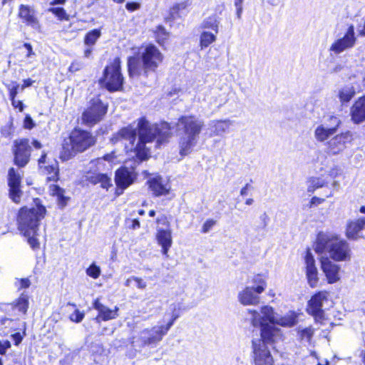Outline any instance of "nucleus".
<instances>
[{
  "instance_id": "nucleus-54",
  "label": "nucleus",
  "mask_w": 365,
  "mask_h": 365,
  "mask_svg": "<svg viewBox=\"0 0 365 365\" xmlns=\"http://www.w3.org/2000/svg\"><path fill=\"white\" fill-rule=\"evenodd\" d=\"M11 347V343L8 340L0 341V354L4 355L6 350Z\"/></svg>"
},
{
  "instance_id": "nucleus-45",
  "label": "nucleus",
  "mask_w": 365,
  "mask_h": 365,
  "mask_svg": "<svg viewBox=\"0 0 365 365\" xmlns=\"http://www.w3.org/2000/svg\"><path fill=\"white\" fill-rule=\"evenodd\" d=\"M160 193H161V197L165 196V197H166V199L169 200H172L175 196V194L173 193V192L171 190V185L169 183H166L165 185L161 184Z\"/></svg>"
},
{
  "instance_id": "nucleus-1",
  "label": "nucleus",
  "mask_w": 365,
  "mask_h": 365,
  "mask_svg": "<svg viewBox=\"0 0 365 365\" xmlns=\"http://www.w3.org/2000/svg\"><path fill=\"white\" fill-rule=\"evenodd\" d=\"M245 319L252 327H260V337L254 338L252 341V349L255 365H273L274 361L267 344L273 345L283 339L282 331L269 324L261 312L248 309L246 311Z\"/></svg>"
},
{
  "instance_id": "nucleus-38",
  "label": "nucleus",
  "mask_w": 365,
  "mask_h": 365,
  "mask_svg": "<svg viewBox=\"0 0 365 365\" xmlns=\"http://www.w3.org/2000/svg\"><path fill=\"white\" fill-rule=\"evenodd\" d=\"M29 306V297L25 293H21L19 297L16 299L15 307L19 312L22 314H26Z\"/></svg>"
},
{
  "instance_id": "nucleus-40",
  "label": "nucleus",
  "mask_w": 365,
  "mask_h": 365,
  "mask_svg": "<svg viewBox=\"0 0 365 365\" xmlns=\"http://www.w3.org/2000/svg\"><path fill=\"white\" fill-rule=\"evenodd\" d=\"M251 282L253 284L252 287H254L257 294L262 293L267 287L266 279L261 274L255 275Z\"/></svg>"
},
{
  "instance_id": "nucleus-61",
  "label": "nucleus",
  "mask_w": 365,
  "mask_h": 365,
  "mask_svg": "<svg viewBox=\"0 0 365 365\" xmlns=\"http://www.w3.org/2000/svg\"><path fill=\"white\" fill-rule=\"evenodd\" d=\"M23 46L26 49V57L29 58L31 56L34 55V52L33 51L32 46L30 43H24Z\"/></svg>"
},
{
  "instance_id": "nucleus-10",
  "label": "nucleus",
  "mask_w": 365,
  "mask_h": 365,
  "mask_svg": "<svg viewBox=\"0 0 365 365\" xmlns=\"http://www.w3.org/2000/svg\"><path fill=\"white\" fill-rule=\"evenodd\" d=\"M38 171L42 176H45L46 182H53L56 184L60 180L59 163L56 159L50 160L48 158L47 152H41L37 160Z\"/></svg>"
},
{
  "instance_id": "nucleus-28",
  "label": "nucleus",
  "mask_w": 365,
  "mask_h": 365,
  "mask_svg": "<svg viewBox=\"0 0 365 365\" xmlns=\"http://www.w3.org/2000/svg\"><path fill=\"white\" fill-rule=\"evenodd\" d=\"M259 294H257L254 287L247 286L239 292L238 299L245 305H257L259 302Z\"/></svg>"
},
{
  "instance_id": "nucleus-50",
  "label": "nucleus",
  "mask_w": 365,
  "mask_h": 365,
  "mask_svg": "<svg viewBox=\"0 0 365 365\" xmlns=\"http://www.w3.org/2000/svg\"><path fill=\"white\" fill-rule=\"evenodd\" d=\"M125 223H129L128 228L130 230H137L140 227V221L137 218L127 219L125 220Z\"/></svg>"
},
{
  "instance_id": "nucleus-57",
  "label": "nucleus",
  "mask_w": 365,
  "mask_h": 365,
  "mask_svg": "<svg viewBox=\"0 0 365 365\" xmlns=\"http://www.w3.org/2000/svg\"><path fill=\"white\" fill-rule=\"evenodd\" d=\"M81 68V64L78 61H73L68 67V71L71 73H75Z\"/></svg>"
},
{
  "instance_id": "nucleus-19",
  "label": "nucleus",
  "mask_w": 365,
  "mask_h": 365,
  "mask_svg": "<svg viewBox=\"0 0 365 365\" xmlns=\"http://www.w3.org/2000/svg\"><path fill=\"white\" fill-rule=\"evenodd\" d=\"M92 307L98 311V314L96 317V320L98 322L109 321L115 319L118 317L119 307L115 306L113 309H110L103 305L101 302L100 298H96L93 301Z\"/></svg>"
},
{
  "instance_id": "nucleus-31",
  "label": "nucleus",
  "mask_w": 365,
  "mask_h": 365,
  "mask_svg": "<svg viewBox=\"0 0 365 365\" xmlns=\"http://www.w3.org/2000/svg\"><path fill=\"white\" fill-rule=\"evenodd\" d=\"M332 119L336 123V126L328 128L322 124L316 128L314 130V137L319 142H324L336 132L337 128L339 125V120L336 117H333Z\"/></svg>"
},
{
  "instance_id": "nucleus-59",
  "label": "nucleus",
  "mask_w": 365,
  "mask_h": 365,
  "mask_svg": "<svg viewBox=\"0 0 365 365\" xmlns=\"http://www.w3.org/2000/svg\"><path fill=\"white\" fill-rule=\"evenodd\" d=\"M125 8L128 11L133 12L140 8V4L134 1L128 2L125 4Z\"/></svg>"
},
{
  "instance_id": "nucleus-26",
  "label": "nucleus",
  "mask_w": 365,
  "mask_h": 365,
  "mask_svg": "<svg viewBox=\"0 0 365 365\" xmlns=\"http://www.w3.org/2000/svg\"><path fill=\"white\" fill-rule=\"evenodd\" d=\"M351 120L359 124L365 121V96L358 98L351 107Z\"/></svg>"
},
{
  "instance_id": "nucleus-30",
  "label": "nucleus",
  "mask_w": 365,
  "mask_h": 365,
  "mask_svg": "<svg viewBox=\"0 0 365 365\" xmlns=\"http://www.w3.org/2000/svg\"><path fill=\"white\" fill-rule=\"evenodd\" d=\"M233 122L230 120H212L209 123V129L211 130V135L222 136L230 131V127Z\"/></svg>"
},
{
  "instance_id": "nucleus-46",
  "label": "nucleus",
  "mask_w": 365,
  "mask_h": 365,
  "mask_svg": "<svg viewBox=\"0 0 365 365\" xmlns=\"http://www.w3.org/2000/svg\"><path fill=\"white\" fill-rule=\"evenodd\" d=\"M314 334V330L311 327H307L298 331V334L302 340L309 341Z\"/></svg>"
},
{
  "instance_id": "nucleus-44",
  "label": "nucleus",
  "mask_w": 365,
  "mask_h": 365,
  "mask_svg": "<svg viewBox=\"0 0 365 365\" xmlns=\"http://www.w3.org/2000/svg\"><path fill=\"white\" fill-rule=\"evenodd\" d=\"M149 188L155 196H160V179L153 178L148 180Z\"/></svg>"
},
{
  "instance_id": "nucleus-15",
  "label": "nucleus",
  "mask_w": 365,
  "mask_h": 365,
  "mask_svg": "<svg viewBox=\"0 0 365 365\" xmlns=\"http://www.w3.org/2000/svg\"><path fill=\"white\" fill-rule=\"evenodd\" d=\"M7 184L9 197L15 204H19L23 195L21 190V176L13 167L8 170Z\"/></svg>"
},
{
  "instance_id": "nucleus-23",
  "label": "nucleus",
  "mask_w": 365,
  "mask_h": 365,
  "mask_svg": "<svg viewBox=\"0 0 365 365\" xmlns=\"http://www.w3.org/2000/svg\"><path fill=\"white\" fill-rule=\"evenodd\" d=\"M321 263L322 269L329 283L332 284L337 282L339 279V266L331 262L327 257H322Z\"/></svg>"
},
{
  "instance_id": "nucleus-27",
  "label": "nucleus",
  "mask_w": 365,
  "mask_h": 365,
  "mask_svg": "<svg viewBox=\"0 0 365 365\" xmlns=\"http://www.w3.org/2000/svg\"><path fill=\"white\" fill-rule=\"evenodd\" d=\"M8 91L9 98L11 106L14 109H18L22 112L25 108V105L21 100H17L16 96L19 92V83L16 81H11V83L4 84Z\"/></svg>"
},
{
  "instance_id": "nucleus-24",
  "label": "nucleus",
  "mask_w": 365,
  "mask_h": 365,
  "mask_svg": "<svg viewBox=\"0 0 365 365\" xmlns=\"http://www.w3.org/2000/svg\"><path fill=\"white\" fill-rule=\"evenodd\" d=\"M86 181L92 185L100 184V187L106 190L113 185L110 177L103 173L88 172Z\"/></svg>"
},
{
  "instance_id": "nucleus-51",
  "label": "nucleus",
  "mask_w": 365,
  "mask_h": 365,
  "mask_svg": "<svg viewBox=\"0 0 365 365\" xmlns=\"http://www.w3.org/2000/svg\"><path fill=\"white\" fill-rule=\"evenodd\" d=\"M357 78L360 80V83L357 85L358 91L365 87V68L362 72L357 73Z\"/></svg>"
},
{
  "instance_id": "nucleus-35",
  "label": "nucleus",
  "mask_w": 365,
  "mask_h": 365,
  "mask_svg": "<svg viewBox=\"0 0 365 365\" xmlns=\"http://www.w3.org/2000/svg\"><path fill=\"white\" fill-rule=\"evenodd\" d=\"M357 86L353 85H346L339 90L338 97L343 103H348L355 96Z\"/></svg>"
},
{
  "instance_id": "nucleus-56",
  "label": "nucleus",
  "mask_w": 365,
  "mask_h": 365,
  "mask_svg": "<svg viewBox=\"0 0 365 365\" xmlns=\"http://www.w3.org/2000/svg\"><path fill=\"white\" fill-rule=\"evenodd\" d=\"M34 83V81L32 80L31 78L24 79L22 81V84L21 85L19 84V87H20L19 91H22L26 88L31 86Z\"/></svg>"
},
{
  "instance_id": "nucleus-37",
  "label": "nucleus",
  "mask_w": 365,
  "mask_h": 365,
  "mask_svg": "<svg viewBox=\"0 0 365 365\" xmlns=\"http://www.w3.org/2000/svg\"><path fill=\"white\" fill-rule=\"evenodd\" d=\"M101 36V29H93L88 31L83 38V43L86 46H93L98 39Z\"/></svg>"
},
{
  "instance_id": "nucleus-64",
  "label": "nucleus",
  "mask_w": 365,
  "mask_h": 365,
  "mask_svg": "<svg viewBox=\"0 0 365 365\" xmlns=\"http://www.w3.org/2000/svg\"><path fill=\"white\" fill-rule=\"evenodd\" d=\"M134 282L136 283V286L139 289H142L145 288V287H146L145 282L141 278L135 277Z\"/></svg>"
},
{
  "instance_id": "nucleus-55",
  "label": "nucleus",
  "mask_w": 365,
  "mask_h": 365,
  "mask_svg": "<svg viewBox=\"0 0 365 365\" xmlns=\"http://www.w3.org/2000/svg\"><path fill=\"white\" fill-rule=\"evenodd\" d=\"M243 1L244 0H234L235 6L237 10V16L238 19L241 18Z\"/></svg>"
},
{
  "instance_id": "nucleus-18",
  "label": "nucleus",
  "mask_w": 365,
  "mask_h": 365,
  "mask_svg": "<svg viewBox=\"0 0 365 365\" xmlns=\"http://www.w3.org/2000/svg\"><path fill=\"white\" fill-rule=\"evenodd\" d=\"M138 120L139 140L145 143L152 142L157 135L160 134L158 126L151 125L145 117H140Z\"/></svg>"
},
{
  "instance_id": "nucleus-16",
  "label": "nucleus",
  "mask_w": 365,
  "mask_h": 365,
  "mask_svg": "<svg viewBox=\"0 0 365 365\" xmlns=\"http://www.w3.org/2000/svg\"><path fill=\"white\" fill-rule=\"evenodd\" d=\"M329 293L325 291L319 292L315 294L309 301L308 312L311 314L316 320L322 319L324 316L323 307L328 303Z\"/></svg>"
},
{
  "instance_id": "nucleus-62",
  "label": "nucleus",
  "mask_w": 365,
  "mask_h": 365,
  "mask_svg": "<svg viewBox=\"0 0 365 365\" xmlns=\"http://www.w3.org/2000/svg\"><path fill=\"white\" fill-rule=\"evenodd\" d=\"M185 4H180L175 6L171 9L170 14L173 16V18H175V15L177 14L178 11L181 9H185Z\"/></svg>"
},
{
  "instance_id": "nucleus-29",
  "label": "nucleus",
  "mask_w": 365,
  "mask_h": 365,
  "mask_svg": "<svg viewBox=\"0 0 365 365\" xmlns=\"http://www.w3.org/2000/svg\"><path fill=\"white\" fill-rule=\"evenodd\" d=\"M50 196L56 197V203L59 208L63 209L67 206L71 200L69 196L65 195V190L55 183L50 184L48 187Z\"/></svg>"
},
{
  "instance_id": "nucleus-58",
  "label": "nucleus",
  "mask_w": 365,
  "mask_h": 365,
  "mask_svg": "<svg viewBox=\"0 0 365 365\" xmlns=\"http://www.w3.org/2000/svg\"><path fill=\"white\" fill-rule=\"evenodd\" d=\"M259 219L262 222V229H265L269 222V217L267 213L264 212L263 214H262L259 216Z\"/></svg>"
},
{
  "instance_id": "nucleus-21",
  "label": "nucleus",
  "mask_w": 365,
  "mask_h": 365,
  "mask_svg": "<svg viewBox=\"0 0 365 365\" xmlns=\"http://www.w3.org/2000/svg\"><path fill=\"white\" fill-rule=\"evenodd\" d=\"M137 136V129L133 125L129 124L127 126L120 128L117 132L114 133L110 137V142L116 144L123 140H127L131 145L135 142Z\"/></svg>"
},
{
  "instance_id": "nucleus-17",
  "label": "nucleus",
  "mask_w": 365,
  "mask_h": 365,
  "mask_svg": "<svg viewBox=\"0 0 365 365\" xmlns=\"http://www.w3.org/2000/svg\"><path fill=\"white\" fill-rule=\"evenodd\" d=\"M351 140L352 134L351 132L348 131L336 135L327 142V152L329 155H337L342 152Z\"/></svg>"
},
{
  "instance_id": "nucleus-60",
  "label": "nucleus",
  "mask_w": 365,
  "mask_h": 365,
  "mask_svg": "<svg viewBox=\"0 0 365 365\" xmlns=\"http://www.w3.org/2000/svg\"><path fill=\"white\" fill-rule=\"evenodd\" d=\"M11 338L16 346H18L22 341L23 339V336L19 332H16L13 334L11 335Z\"/></svg>"
},
{
  "instance_id": "nucleus-48",
  "label": "nucleus",
  "mask_w": 365,
  "mask_h": 365,
  "mask_svg": "<svg viewBox=\"0 0 365 365\" xmlns=\"http://www.w3.org/2000/svg\"><path fill=\"white\" fill-rule=\"evenodd\" d=\"M85 317L83 312H81L79 309H75L74 312L71 314L70 319L75 322H81Z\"/></svg>"
},
{
  "instance_id": "nucleus-49",
  "label": "nucleus",
  "mask_w": 365,
  "mask_h": 365,
  "mask_svg": "<svg viewBox=\"0 0 365 365\" xmlns=\"http://www.w3.org/2000/svg\"><path fill=\"white\" fill-rule=\"evenodd\" d=\"M23 126L25 129L28 130H31L36 126V124L30 115L27 114L24 117Z\"/></svg>"
},
{
  "instance_id": "nucleus-2",
  "label": "nucleus",
  "mask_w": 365,
  "mask_h": 365,
  "mask_svg": "<svg viewBox=\"0 0 365 365\" xmlns=\"http://www.w3.org/2000/svg\"><path fill=\"white\" fill-rule=\"evenodd\" d=\"M34 207L23 206L18 210L16 222L18 230L26 237L32 250L40 248L37 238L40 222L46 217L47 210L38 197L34 199Z\"/></svg>"
},
{
  "instance_id": "nucleus-6",
  "label": "nucleus",
  "mask_w": 365,
  "mask_h": 365,
  "mask_svg": "<svg viewBox=\"0 0 365 365\" xmlns=\"http://www.w3.org/2000/svg\"><path fill=\"white\" fill-rule=\"evenodd\" d=\"M314 250L319 254H329L331 258L336 261L346 260L350 257L348 243L331 233L319 232L314 244Z\"/></svg>"
},
{
  "instance_id": "nucleus-53",
  "label": "nucleus",
  "mask_w": 365,
  "mask_h": 365,
  "mask_svg": "<svg viewBox=\"0 0 365 365\" xmlns=\"http://www.w3.org/2000/svg\"><path fill=\"white\" fill-rule=\"evenodd\" d=\"M19 290L29 288L31 285V282L29 278H21L19 280Z\"/></svg>"
},
{
  "instance_id": "nucleus-32",
  "label": "nucleus",
  "mask_w": 365,
  "mask_h": 365,
  "mask_svg": "<svg viewBox=\"0 0 365 365\" xmlns=\"http://www.w3.org/2000/svg\"><path fill=\"white\" fill-rule=\"evenodd\" d=\"M168 223L169 222L167 217L164 219L161 217V225L165 226V229L161 227V247L163 248V255H165L166 257H168L167 252L173 243L171 230L168 228Z\"/></svg>"
},
{
  "instance_id": "nucleus-8",
  "label": "nucleus",
  "mask_w": 365,
  "mask_h": 365,
  "mask_svg": "<svg viewBox=\"0 0 365 365\" xmlns=\"http://www.w3.org/2000/svg\"><path fill=\"white\" fill-rule=\"evenodd\" d=\"M108 104L101 98V94L91 98L81 115V123L87 128H93L103 121L108 113Z\"/></svg>"
},
{
  "instance_id": "nucleus-36",
  "label": "nucleus",
  "mask_w": 365,
  "mask_h": 365,
  "mask_svg": "<svg viewBox=\"0 0 365 365\" xmlns=\"http://www.w3.org/2000/svg\"><path fill=\"white\" fill-rule=\"evenodd\" d=\"M220 18L217 15L214 14L205 18L202 24V29H211L215 34H218L219 31Z\"/></svg>"
},
{
  "instance_id": "nucleus-43",
  "label": "nucleus",
  "mask_w": 365,
  "mask_h": 365,
  "mask_svg": "<svg viewBox=\"0 0 365 365\" xmlns=\"http://www.w3.org/2000/svg\"><path fill=\"white\" fill-rule=\"evenodd\" d=\"M101 272V271L100 267L94 263L91 264L86 269V274L94 279L100 277Z\"/></svg>"
},
{
  "instance_id": "nucleus-22",
  "label": "nucleus",
  "mask_w": 365,
  "mask_h": 365,
  "mask_svg": "<svg viewBox=\"0 0 365 365\" xmlns=\"http://www.w3.org/2000/svg\"><path fill=\"white\" fill-rule=\"evenodd\" d=\"M306 274L309 284L315 287L318 283V272L315 266V260L311 252L308 250L305 256Z\"/></svg>"
},
{
  "instance_id": "nucleus-47",
  "label": "nucleus",
  "mask_w": 365,
  "mask_h": 365,
  "mask_svg": "<svg viewBox=\"0 0 365 365\" xmlns=\"http://www.w3.org/2000/svg\"><path fill=\"white\" fill-rule=\"evenodd\" d=\"M341 169L339 166H334L331 168L328 171L327 173L324 175L325 178H327L329 180V182L331 180H334L337 176L341 174Z\"/></svg>"
},
{
  "instance_id": "nucleus-34",
  "label": "nucleus",
  "mask_w": 365,
  "mask_h": 365,
  "mask_svg": "<svg viewBox=\"0 0 365 365\" xmlns=\"http://www.w3.org/2000/svg\"><path fill=\"white\" fill-rule=\"evenodd\" d=\"M329 180L323 175L320 178L312 177L307 180V192H314L317 189L327 185Z\"/></svg>"
},
{
  "instance_id": "nucleus-42",
  "label": "nucleus",
  "mask_w": 365,
  "mask_h": 365,
  "mask_svg": "<svg viewBox=\"0 0 365 365\" xmlns=\"http://www.w3.org/2000/svg\"><path fill=\"white\" fill-rule=\"evenodd\" d=\"M171 127L167 122H161V143L172 135Z\"/></svg>"
},
{
  "instance_id": "nucleus-52",
  "label": "nucleus",
  "mask_w": 365,
  "mask_h": 365,
  "mask_svg": "<svg viewBox=\"0 0 365 365\" xmlns=\"http://www.w3.org/2000/svg\"><path fill=\"white\" fill-rule=\"evenodd\" d=\"M215 222L214 220H207L202 226V232L204 233L208 232L215 225Z\"/></svg>"
},
{
  "instance_id": "nucleus-9",
  "label": "nucleus",
  "mask_w": 365,
  "mask_h": 365,
  "mask_svg": "<svg viewBox=\"0 0 365 365\" xmlns=\"http://www.w3.org/2000/svg\"><path fill=\"white\" fill-rule=\"evenodd\" d=\"M31 145L36 150H40L43 147L42 143L37 139L30 141L28 138H21L13 141V163L18 168H24L29 163L32 152Z\"/></svg>"
},
{
  "instance_id": "nucleus-12",
  "label": "nucleus",
  "mask_w": 365,
  "mask_h": 365,
  "mask_svg": "<svg viewBox=\"0 0 365 365\" xmlns=\"http://www.w3.org/2000/svg\"><path fill=\"white\" fill-rule=\"evenodd\" d=\"M356 40L354 26L350 25L342 36L337 38L333 41L330 45L329 51L331 54L339 55L354 47Z\"/></svg>"
},
{
  "instance_id": "nucleus-4",
  "label": "nucleus",
  "mask_w": 365,
  "mask_h": 365,
  "mask_svg": "<svg viewBox=\"0 0 365 365\" xmlns=\"http://www.w3.org/2000/svg\"><path fill=\"white\" fill-rule=\"evenodd\" d=\"M160 59V51L153 44L147 45L140 56H130L127 58L128 73L130 78L142 74L147 76L156 71Z\"/></svg>"
},
{
  "instance_id": "nucleus-13",
  "label": "nucleus",
  "mask_w": 365,
  "mask_h": 365,
  "mask_svg": "<svg viewBox=\"0 0 365 365\" xmlns=\"http://www.w3.org/2000/svg\"><path fill=\"white\" fill-rule=\"evenodd\" d=\"M261 314L272 324L284 327H291L297 322V315L294 312H289L284 316H279L269 306H264L260 309Z\"/></svg>"
},
{
  "instance_id": "nucleus-5",
  "label": "nucleus",
  "mask_w": 365,
  "mask_h": 365,
  "mask_svg": "<svg viewBox=\"0 0 365 365\" xmlns=\"http://www.w3.org/2000/svg\"><path fill=\"white\" fill-rule=\"evenodd\" d=\"M178 125L183 132L179 140V148L180 155L184 157L196 146L204 121L193 115H185L179 118Z\"/></svg>"
},
{
  "instance_id": "nucleus-41",
  "label": "nucleus",
  "mask_w": 365,
  "mask_h": 365,
  "mask_svg": "<svg viewBox=\"0 0 365 365\" xmlns=\"http://www.w3.org/2000/svg\"><path fill=\"white\" fill-rule=\"evenodd\" d=\"M48 11L52 13L61 21H68L70 19L69 15L63 7H51Z\"/></svg>"
},
{
  "instance_id": "nucleus-7",
  "label": "nucleus",
  "mask_w": 365,
  "mask_h": 365,
  "mask_svg": "<svg viewBox=\"0 0 365 365\" xmlns=\"http://www.w3.org/2000/svg\"><path fill=\"white\" fill-rule=\"evenodd\" d=\"M99 86L109 93L120 92L124 90L125 78L122 73L121 59L115 57L103 68L98 81Z\"/></svg>"
},
{
  "instance_id": "nucleus-39",
  "label": "nucleus",
  "mask_w": 365,
  "mask_h": 365,
  "mask_svg": "<svg viewBox=\"0 0 365 365\" xmlns=\"http://www.w3.org/2000/svg\"><path fill=\"white\" fill-rule=\"evenodd\" d=\"M217 34L210 31H202L200 37V44L201 48H204L210 46L212 43L216 41V36Z\"/></svg>"
},
{
  "instance_id": "nucleus-33",
  "label": "nucleus",
  "mask_w": 365,
  "mask_h": 365,
  "mask_svg": "<svg viewBox=\"0 0 365 365\" xmlns=\"http://www.w3.org/2000/svg\"><path fill=\"white\" fill-rule=\"evenodd\" d=\"M145 144V142L138 140L133 148L135 156L133 158V160L138 164L148 160L150 158V150L146 147Z\"/></svg>"
},
{
  "instance_id": "nucleus-14",
  "label": "nucleus",
  "mask_w": 365,
  "mask_h": 365,
  "mask_svg": "<svg viewBox=\"0 0 365 365\" xmlns=\"http://www.w3.org/2000/svg\"><path fill=\"white\" fill-rule=\"evenodd\" d=\"M136 175L130 172L126 166L122 165L115 171L114 181L115 183V194L120 195L125 190L130 187L135 180Z\"/></svg>"
},
{
  "instance_id": "nucleus-63",
  "label": "nucleus",
  "mask_w": 365,
  "mask_h": 365,
  "mask_svg": "<svg viewBox=\"0 0 365 365\" xmlns=\"http://www.w3.org/2000/svg\"><path fill=\"white\" fill-rule=\"evenodd\" d=\"M324 201V198L313 197L310 201V207L319 205L322 204Z\"/></svg>"
},
{
  "instance_id": "nucleus-3",
  "label": "nucleus",
  "mask_w": 365,
  "mask_h": 365,
  "mask_svg": "<svg viewBox=\"0 0 365 365\" xmlns=\"http://www.w3.org/2000/svg\"><path fill=\"white\" fill-rule=\"evenodd\" d=\"M97 142V136L91 130L75 126L62 141L59 158L62 162L70 160L94 147Z\"/></svg>"
},
{
  "instance_id": "nucleus-11",
  "label": "nucleus",
  "mask_w": 365,
  "mask_h": 365,
  "mask_svg": "<svg viewBox=\"0 0 365 365\" xmlns=\"http://www.w3.org/2000/svg\"><path fill=\"white\" fill-rule=\"evenodd\" d=\"M194 306L195 304L185 305L182 302L171 303L163 315V324H161V336L168 331L174 322L180 317L182 312L187 311Z\"/></svg>"
},
{
  "instance_id": "nucleus-25",
  "label": "nucleus",
  "mask_w": 365,
  "mask_h": 365,
  "mask_svg": "<svg viewBox=\"0 0 365 365\" xmlns=\"http://www.w3.org/2000/svg\"><path fill=\"white\" fill-rule=\"evenodd\" d=\"M346 235L349 239L355 240L358 237L365 239V218L350 222L347 225Z\"/></svg>"
},
{
  "instance_id": "nucleus-20",
  "label": "nucleus",
  "mask_w": 365,
  "mask_h": 365,
  "mask_svg": "<svg viewBox=\"0 0 365 365\" xmlns=\"http://www.w3.org/2000/svg\"><path fill=\"white\" fill-rule=\"evenodd\" d=\"M17 16L26 26L33 28H36L39 26L36 11L30 5L20 4L19 6Z\"/></svg>"
}]
</instances>
